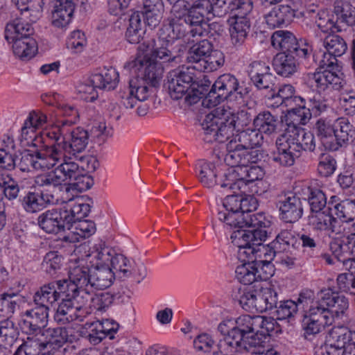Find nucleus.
<instances>
[{"mask_svg":"<svg viewBox=\"0 0 355 355\" xmlns=\"http://www.w3.org/2000/svg\"><path fill=\"white\" fill-rule=\"evenodd\" d=\"M342 74L330 71L308 73L304 75V85L310 89L306 98L295 97L293 107L288 110L289 124L293 126L306 125L312 116H320L329 108L327 101L322 95L339 92L345 85Z\"/></svg>","mask_w":355,"mask_h":355,"instance_id":"obj_1","label":"nucleus"},{"mask_svg":"<svg viewBox=\"0 0 355 355\" xmlns=\"http://www.w3.org/2000/svg\"><path fill=\"white\" fill-rule=\"evenodd\" d=\"M69 277L76 288L89 295L95 290L110 287L115 279L114 271L103 266L92 268L78 266L70 270Z\"/></svg>","mask_w":355,"mask_h":355,"instance_id":"obj_2","label":"nucleus"},{"mask_svg":"<svg viewBox=\"0 0 355 355\" xmlns=\"http://www.w3.org/2000/svg\"><path fill=\"white\" fill-rule=\"evenodd\" d=\"M248 92L239 85L236 77L231 73L220 75L211 86L207 96L202 101V105L211 108L225 100L238 101L243 103V97Z\"/></svg>","mask_w":355,"mask_h":355,"instance_id":"obj_3","label":"nucleus"},{"mask_svg":"<svg viewBox=\"0 0 355 355\" xmlns=\"http://www.w3.org/2000/svg\"><path fill=\"white\" fill-rule=\"evenodd\" d=\"M59 129L58 134L53 139L51 147L55 148L61 154L58 164L62 161L64 155H69L76 159L83 153L88 144L89 133L81 127L73 126L55 127Z\"/></svg>","mask_w":355,"mask_h":355,"instance_id":"obj_4","label":"nucleus"},{"mask_svg":"<svg viewBox=\"0 0 355 355\" xmlns=\"http://www.w3.org/2000/svg\"><path fill=\"white\" fill-rule=\"evenodd\" d=\"M47 122V116L40 111H32L25 120L21 130V139L26 141V144L35 148H43L45 146H51L53 139L59 129L55 127H49L40 132L36 130L42 127Z\"/></svg>","mask_w":355,"mask_h":355,"instance_id":"obj_5","label":"nucleus"},{"mask_svg":"<svg viewBox=\"0 0 355 355\" xmlns=\"http://www.w3.org/2000/svg\"><path fill=\"white\" fill-rule=\"evenodd\" d=\"M268 236V232L258 230L255 232L233 231L231 234L232 242L239 248V259L245 263H256L257 258L261 257L263 252L262 242Z\"/></svg>","mask_w":355,"mask_h":355,"instance_id":"obj_6","label":"nucleus"},{"mask_svg":"<svg viewBox=\"0 0 355 355\" xmlns=\"http://www.w3.org/2000/svg\"><path fill=\"white\" fill-rule=\"evenodd\" d=\"M76 158L69 155H64L62 161L55 170L40 174L35 178V184L37 187H49L60 186L63 182H72L82 173L79 163Z\"/></svg>","mask_w":355,"mask_h":355,"instance_id":"obj_7","label":"nucleus"},{"mask_svg":"<svg viewBox=\"0 0 355 355\" xmlns=\"http://www.w3.org/2000/svg\"><path fill=\"white\" fill-rule=\"evenodd\" d=\"M158 33L157 38L146 40L138 47L144 55H148L155 60L159 58L163 62L175 61L181 56L186 46L183 44H174Z\"/></svg>","mask_w":355,"mask_h":355,"instance_id":"obj_8","label":"nucleus"},{"mask_svg":"<svg viewBox=\"0 0 355 355\" xmlns=\"http://www.w3.org/2000/svg\"><path fill=\"white\" fill-rule=\"evenodd\" d=\"M218 112L216 110L214 113L207 114L202 123L204 131L203 140L205 142L223 143L234 139L236 135L235 128L230 123L226 114L223 113L220 116Z\"/></svg>","mask_w":355,"mask_h":355,"instance_id":"obj_9","label":"nucleus"},{"mask_svg":"<svg viewBox=\"0 0 355 355\" xmlns=\"http://www.w3.org/2000/svg\"><path fill=\"white\" fill-rule=\"evenodd\" d=\"M60 156L59 151L51 146L35 148L32 153L28 151L21 155L19 167L23 172L49 170L58 164Z\"/></svg>","mask_w":355,"mask_h":355,"instance_id":"obj_10","label":"nucleus"},{"mask_svg":"<svg viewBox=\"0 0 355 355\" xmlns=\"http://www.w3.org/2000/svg\"><path fill=\"white\" fill-rule=\"evenodd\" d=\"M76 288L70 279L52 281L40 287L33 295V302L38 306L49 308L60 298L69 296Z\"/></svg>","mask_w":355,"mask_h":355,"instance_id":"obj_11","label":"nucleus"},{"mask_svg":"<svg viewBox=\"0 0 355 355\" xmlns=\"http://www.w3.org/2000/svg\"><path fill=\"white\" fill-rule=\"evenodd\" d=\"M352 345L355 346V331L344 325H335L329 330L327 343L320 350L322 354L344 355Z\"/></svg>","mask_w":355,"mask_h":355,"instance_id":"obj_12","label":"nucleus"},{"mask_svg":"<svg viewBox=\"0 0 355 355\" xmlns=\"http://www.w3.org/2000/svg\"><path fill=\"white\" fill-rule=\"evenodd\" d=\"M167 80L171 97L175 100L181 98L197 82L193 69L184 66L171 71Z\"/></svg>","mask_w":355,"mask_h":355,"instance_id":"obj_13","label":"nucleus"},{"mask_svg":"<svg viewBox=\"0 0 355 355\" xmlns=\"http://www.w3.org/2000/svg\"><path fill=\"white\" fill-rule=\"evenodd\" d=\"M227 150L224 161L230 168L245 167L249 164H258L263 158V154L260 150L239 146L235 141H229Z\"/></svg>","mask_w":355,"mask_h":355,"instance_id":"obj_14","label":"nucleus"},{"mask_svg":"<svg viewBox=\"0 0 355 355\" xmlns=\"http://www.w3.org/2000/svg\"><path fill=\"white\" fill-rule=\"evenodd\" d=\"M308 224L313 229L320 232H327L336 235L341 234L346 230V227L338 225L339 222L334 216L329 206L326 209L310 212Z\"/></svg>","mask_w":355,"mask_h":355,"instance_id":"obj_15","label":"nucleus"},{"mask_svg":"<svg viewBox=\"0 0 355 355\" xmlns=\"http://www.w3.org/2000/svg\"><path fill=\"white\" fill-rule=\"evenodd\" d=\"M132 67L137 68L143 76L142 82L151 87H155L159 83L164 73L162 63L148 55L143 54V56L137 58L132 62Z\"/></svg>","mask_w":355,"mask_h":355,"instance_id":"obj_16","label":"nucleus"},{"mask_svg":"<svg viewBox=\"0 0 355 355\" xmlns=\"http://www.w3.org/2000/svg\"><path fill=\"white\" fill-rule=\"evenodd\" d=\"M119 77V73L115 69L104 68L101 72L94 73L90 76L89 83L91 85H85V88L82 91L89 94L91 101H94L98 97L97 93L94 92L95 88L106 90L114 89L118 84Z\"/></svg>","mask_w":355,"mask_h":355,"instance_id":"obj_17","label":"nucleus"},{"mask_svg":"<svg viewBox=\"0 0 355 355\" xmlns=\"http://www.w3.org/2000/svg\"><path fill=\"white\" fill-rule=\"evenodd\" d=\"M277 206L279 217L285 223H293L299 220L303 215V207L297 187L295 188L294 193H289L279 200Z\"/></svg>","mask_w":355,"mask_h":355,"instance_id":"obj_18","label":"nucleus"},{"mask_svg":"<svg viewBox=\"0 0 355 355\" xmlns=\"http://www.w3.org/2000/svg\"><path fill=\"white\" fill-rule=\"evenodd\" d=\"M49 311V308L38 306L26 311L21 323L22 331L29 335L42 333L48 323Z\"/></svg>","mask_w":355,"mask_h":355,"instance_id":"obj_19","label":"nucleus"},{"mask_svg":"<svg viewBox=\"0 0 355 355\" xmlns=\"http://www.w3.org/2000/svg\"><path fill=\"white\" fill-rule=\"evenodd\" d=\"M62 207L48 209L37 218L39 227L49 234H58L65 228L70 229Z\"/></svg>","mask_w":355,"mask_h":355,"instance_id":"obj_20","label":"nucleus"},{"mask_svg":"<svg viewBox=\"0 0 355 355\" xmlns=\"http://www.w3.org/2000/svg\"><path fill=\"white\" fill-rule=\"evenodd\" d=\"M329 210L337 220H340L343 227H350L355 218V199H341L337 195L330 196L328 200Z\"/></svg>","mask_w":355,"mask_h":355,"instance_id":"obj_21","label":"nucleus"},{"mask_svg":"<svg viewBox=\"0 0 355 355\" xmlns=\"http://www.w3.org/2000/svg\"><path fill=\"white\" fill-rule=\"evenodd\" d=\"M241 196L228 195L223 200V206L225 211H220L218 213V219L225 223V225L232 229L236 225V222H243V214H240L241 211Z\"/></svg>","mask_w":355,"mask_h":355,"instance_id":"obj_22","label":"nucleus"},{"mask_svg":"<svg viewBox=\"0 0 355 355\" xmlns=\"http://www.w3.org/2000/svg\"><path fill=\"white\" fill-rule=\"evenodd\" d=\"M227 23L232 44L240 47L245 43L251 28L250 16L229 17Z\"/></svg>","mask_w":355,"mask_h":355,"instance_id":"obj_23","label":"nucleus"},{"mask_svg":"<svg viewBox=\"0 0 355 355\" xmlns=\"http://www.w3.org/2000/svg\"><path fill=\"white\" fill-rule=\"evenodd\" d=\"M225 169H218L214 164L205 160L198 162L196 166V173L200 182L207 188H212L216 185L220 187V182H223L221 173Z\"/></svg>","mask_w":355,"mask_h":355,"instance_id":"obj_24","label":"nucleus"},{"mask_svg":"<svg viewBox=\"0 0 355 355\" xmlns=\"http://www.w3.org/2000/svg\"><path fill=\"white\" fill-rule=\"evenodd\" d=\"M297 193L305 200H307L310 212L320 211L328 206L326 195L322 189L316 186L308 184L297 187Z\"/></svg>","mask_w":355,"mask_h":355,"instance_id":"obj_25","label":"nucleus"},{"mask_svg":"<svg viewBox=\"0 0 355 355\" xmlns=\"http://www.w3.org/2000/svg\"><path fill=\"white\" fill-rule=\"evenodd\" d=\"M66 203L62 208L71 227L73 223H76L87 216L90 211V206L85 203L83 197L80 196L69 199L66 198Z\"/></svg>","mask_w":355,"mask_h":355,"instance_id":"obj_26","label":"nucleus"},{"mask_svg":"<svg viewBox=\"0 0 355 355\" xmlns=\"http://www.w3.org/2000/svg\"><path fill=\"white\" fill-rule=\"evenodd\" d=\"M336 119L330 116H321L315 122L313 130L315 135L326 150H331L334 148L333 144L335 136Z\"/></svg>","mask_w":355,"mask_h":355,"instance_id":"obj_27","label":"nucleus"},{"mask_svg":"<svg viewBox=\"0 0 355 355\" xmlns=\"http://www.w3.org/2000/svg\"><path fill=\"white\" fill-rule=\"evenodd\" d=\"M75 1H56L52 12V24L58 28H66L71 21L76 8Z\"/></svg>","mask_w":355,"mask_h":355,"instance_id":"obj_28","label":"nucleus"},{"mask_svg":"<svg viewBox=\"0 0 355 355\" xmlns=\"http://www.w3.org/2000/svg\"><path fill=\"white\" fill-rule=\"evenodd\" d=\"M297 16V11L289 5L274 7L264 15L268 27L275 28L289 24Z\"/></svg>","mask_w":355,"mask_h":355,"instance_id":"obj_29","label":"nucleus"},{"mask_svg":"<svg viewBox=\"0 0 355 355\" xmlns=\"http://www.w3.org/2000/svg\"><path fill=\"white\" fill-rule=\"evenodd\" d=\"M72 329L67 327L49 328L46 330L44 342L49 352L57 351L67 343H73L75 336Z\"/></svg>","mask_w":355,"mask_h":355,"instance_id":"obj_30","label":"nucleus"},{"mask_svg":"<svg viewBox=\"0 0 355 355\" xmlns=\"http://www.w3.org/2000/svg\"><path fill=\"white\" fill-rule=\"evenodd\" d=\"M272 66L278 75L289 78L298 71L299 62L293 53L279 52L274 57Z\"/></svg>","mask_w":355,"mask_h":355,"instance_id":"obj_31","label":"nucleus"},{"mask_svg":"<svg viewBox=\"0 0 355 355\" xmlns=\"http://www.w3.org/2000/svg\"><path fill=\"white\" fill-rule=\"evenodd\" d=\"M244 219L242 221H238L232 229L234 231L255 232L258 230L266 231V228L270 227V220L266 216L263 212L251 213L243 214Z\"/></svg>","mask_w":355,"mask_h":355,"instance_id":"obj_32","label":"nucleus"},{"mask_svg":"<svg viewBox=\"0 0 355 355\" xmlns=\"http://www.w3.org/2000/svg\"><path fill=\"white\" fill-rule=\"evenodd\" d=\"M321 300L327 308L333 312L334 320L343 318L349 307V302L345 296L330 290L322 292Z\"/></svg>","mask_w":355,"mask_h":355,"instance_id":"obj_33","label":"nucleus"},{"mask_svg":"<svg viewBox=\"0 0 355 355\" xmlns=\"http://www.w3.org/2000/svg\"><path fill=\"white\" fill-rule=\"evenodd\" d=\"M212 48V44L207 40H202L193 44L187 53V61L191 64L188 67L193 69L194 71H200L202 62H204L205 56L211 51Z\"/></svg>","mask_w":355,"mask_h":355,"instance_id":"obj_34","label":"nucleus"},{"mask_svg":"<svg viewBox=\"0 0 355 355\" xmlns=\"http://www.w3.org/2000/svg\"><path fill=\"white\" fill-rule=\"evenodd\" d=\"M26 19L21 15L6 24L4 34L8 42L15 39H24L33 34L34 29L30 22L26 21Z\"/></svg>","mask_w":355,"mask_h":355,"instance_id":"obj_35","label":"nucleus"},{"mask_svg":"<svg viewBox=\"0 0 355 355\" xmlns=\"http://www.w3.org/2000/svg\"><path fill=\"white\" fill-rule=\"evenodd\" d=\"M334 130L335 136L333 140L334 148L331 151H336L340 148L346 146L355 131L349 120L344 117L336 119Z\"/></svg>","mask_w":355,"mask_h":355,"instance_id":"obj_36","label":"nucleus"},{"mask_svg":"<svg viewBox=\"0 0 355 355\" xmlns=\"http://www.w3.org/2000/svg\"><path fill=\"white\" fill-rule=\"evenodd\" d=\"M223 182H220V187L236 191L245 192V189L249 182L245 178L243 174L237 168H227L221 173Z\"/></svg>","mask_w":355,"mask_h":355,"instance_id":"obj_37","label":"nucleus"},{"mask_svg":"<svg viewBox=\"0 0 355 355\" xmlns=\"http://www.w3.org/2000/svg\"><path fill=\"white\" fill-rule=\"evenodd\" d=\"M333 8L338 28L340 24L355 28V6L352 5L350 1L336 0Z\"/></svg>","mask_w":355,"mask_h":355,"instance_id":"obj_38","label":"nucleus"},{"mask_svg":"<svg viewBox=\"0 0 355 355\" xmlns=\"http://www.w3.org/2000/svg\"><path fill=\"white\" fill-rule=\"evenodd\" d=\"M144 11L139 12L145 23L151 28L157 26L162 19L164 11L162 0H144Z\"/></svg>","mask_w":355,"mask_h":355,"instance_id":"obj_39","label":"nucleus"},{"mask_svg":"<svg viewBox=\"0 0 355 355\" xmlns=\"http://www.w3.org/2000/svg\"><path fill=\"white\" fill-rule=\"evenodd\" d=\"M263 135L259 130L254 129H244L236 132L234 139L230 141H235L239 146L248 149H257L263 142Z\"/></svg>","mask_w":355,"mask_h":355,"instance_id":"obj_40","label":"nucleus"},{"mask_svg":"<svg viewBox=\"0 0 355 355\" xmlns=\"http://www.w3.org/2000/svg\"><path fill=\"white\" fill-rule=\"evenodd\" d=\"M187 25L182 19H172L162 25L159 33L163 35L162 38L166 37L174 44H182L178 40L185 36Z\"/></svg>","mask_w":355,"mask_h":355,"instance_id":"obj_41","label":"nucleus"},{"mask_svg":"<svg viewBox=\"0 0 355 355\" xmlns=\"http://www.w3.org/2000/svg\"><path fill=\"white\" fill-rule=\"evenodd\" d=\"M9 43H12L14 54L21 60L31 59L37 50L36 40L31 37H25L24 39H15Z\"/></svg>","mask_w":355,"mask_h":355,"instance_id":"obj_42","label":"nucleus"},{"mask_svg":"<svg viewBox=\"0 0 355 355\" xmlns=\"http://www.w3.org/2000/svg\"><path fill=\"white\" fill-rule=\"evenodd\" d=\"M279 123L277 115H273L269 111L261 112L253 119L254 128L261 134L271 135L275 132Z\"/></svg>","mask_w":355,"mask_h":355,"instance_id":"obj_43","label":"nucleus"},{"mask_svg":"<svg viewBox=\"0 0 355 355\" xmlns=\"http://www.w3.org/2000/svg\"><path fill=\"white\" fill-rule=\"evenodd\" d=\"M74 287L76 289L73 291L72 295H69V297H73L75 300L71 322L74 320L82 322L88 314L87 305L89 302L90 295L87 294V292H83L75 286Z\"/></svg>","mask_w":355,"mask_h":355,"instance_id":"obj_44","label":"nucleus"},{"mask_svg":"<svg viewBox=\"0 0 355 355\" xmlns=\"http://www.w3.org/2000/svg\"><path fill=\"white\" fill-rule=\"evenodd\" d=\"M305 314L311 317L314 320L318 321L325 327L331 325L334 320V315L325 304L322 302L320 299L313 304H312Z\"/></svg>","mask_w":355,"mask_h":355,"instance_id":"obj_45","label":"nucleus"},{"mask_svg":"<svg viewBox=\"0 0 355 355\" xmlns=\"http://www.w3.org/2000/svg\"><path fill=\"white\" fill-rule=\"evenodd\" d=\"M44 3L43 0L20 1L19 5H15L20 12V15L28 19L30 22H35L41 16Z\"/></svg>","mask_w":355,"mask_h":355,"instance_id":"obj_46","label":"nucleus"},{"mask_svg":"<svg viewBox=\"0 0 355 355\" xmlns=\"http://www.w3.org/2000/svg\"><path fill=\"white\" fill-rule=\"evenodd\" d=\"M272 44L275 48H279L282 52L293 53L298 43L295 35L290 31H277L272 35Z\"/></svg>","mask_w":355,"mask_h":355,"instance_id":"obj_47","label":"nucleus"},{"mask_svg":"<svg viewBox=\"0 0 355 355\" xmlns=\"http://www.w3.org/2000/svg\"><path fill=\"white\" fill-rule=\"evenodd\" d=\"M295 87L289 84L283 85L278 88L277 85L270 94L268 96L269 99H276L275 103L279 105L284 104L286 106H292L294 103L295 97H301L295 95Z\"/></svg>","mask_w":355,"mask_h":355,"instance_id":"obj_48","label":"nucleus"},{"mask_svg":"<svg viewBox=\"0 0 355 355\" xmlns=\"http://www.w3.org/2000/svg\"><path fill=\"white\" fill-rule=\"evenodd\" d=\"M276 146H280L288 153L293 155L295 158L302 155V150L296 140L295 135L293 133L291 127L286 132L277 137Z\"/></svg>","mask_w":355,"mask_h":355,"instance_id":"obj_49","label":"nucleus"},{"mask_svg":"<svg viewBox=\"0 0 355 355\" xmlns=\"http://www.w3.org/2000/svg\"><path fill=\"white\" fill-rule=\"evenodd\" d=\"M141 16L139 12L132 14L129 19V26L125 32L127 40L132 44H139L143 40L145 31L142 29Z\"/></svg>","mask_w":355,"mask_h":355,"instance_id":"obj_50","label":"nucleus"},{"mask_svg":"<svg viewBox=\"0 0 355 355\" xmlns=\"http://www.w3.org/2000/svg\"><path fill=\"white\" fill-rule=\"evenodd\" d=\"M21 204L28 213H36L42 210L46 205L42 193L28 191L21 199Z\"/></svg>","mask_w":355,"mask_h":355,"instance_id":"obj_51","label":"nucleus"},{"mask_svg":"<svg viewBox=\"0 0 355 355\" xmlns=\"http://www.w3.org/2000/svg\"><path fill=\"white\" fill-rule=\"evenodd\" d=\"M257 272L256 263L251 262L238 266L235 270L236 278L244 285H250L258 281L260 275H258Z\"/></svg>","mask_w":355,"mask_h":355,"instance_id":"obj_52","label":"nucleus"},{"mask_svg":"<svg viewBox=\"0 0 355 355\" xmlns=\"http://www.w3.org/2000/svg\"><path fill=\"white\" fill-rule=\"evenodd\" d=\"M75 300L69 296H64L58 304L54 315V320L60 324H65L71 322Z\"/></svg>","mask_w":355,"mask_h":355,"instance_id":"obj_53","label":"nucleus"},{"mask_svg":"<svg viewBox=\"0 0 355 355\" xmlns=\"http://www.w3.org/2000/svg\"><path fill=\"white\" fill-rule=\"evenodd\" d=\"M254 332V334L246 336L244 340V345L246 347L245 352L259 351L262 349L264 350L271 344V338L269 335L262 333L259 329Z\"/></svg>","mask_w":355,"mask_h":355,"instance_id":"obj_54","label":"nucleus"},{"mask_svg":"<svg viewBox=\"0 0 355 355\" xmlns=\"http://www.w3.org/2000/svg\"><path fill=\"white\" fill-rule=\"evenodd\" d=\"M18 331L10 320H0V345L4 347L12 346L17 338Z\"/></svg>","mask_w":355,"mask_h":355,"instance_id":"obj_55","label":"nucleus"},{"mask_svg":"<svg viewBox=\"0 0 355 355\" xmlns=\"http://www.w3.org/2000/svg\"><path fill=\"white\" fill-rule=\"evenodd\" d=\"M293 55L297 57L306 68L311 67L315 62L312 46L306 41H300L293 49Z\"/></svg>","mask_w":355,"mask_h":355,"instance_id":"obj_56","label":"nucleus"},{"mask_svg":"<svg viewBox=\"0 0 355 355\" xmlns=\"http://www.w3.org/2000/svg\"><path fill=\"white\" fill-rule=\"evenodd\" d=\"M324 46L329 53L340 57L347 50V44L345 39L336 34H330L325 37Z\"/></svg>","mask_w":355,"mask_h":355,"instance_id":"obj_57","label":"nucleus"},{"mask_svg":"<svg viewBox=\"0 0 355 355\" xmlns=\"http://www.w3.org/2000/svg\"><path fill=\"white\" fill-rule=\"evenodd\" d=\"M261 322L259 315H243L237 318L234 327L243 334L249 336L250 334L258 331Z\"/></svg>","mask_w":355,"mask_h":355,"instance_id":"obj_58","label":"nucleus"},{"mask_svg":"<svg viewBox=\"0 0 355 355\" xmlns=\"http://www.w3.org/2000/svg\"><path fill=\"white\" fill-rule=\"evenodd\" d=\"M291 128L302 152H313L315 150L316 144L313 134L295 125Z\"/></svg>","mask_w":355,"mask_h":355,"instance_id":"obj_59","label":"nucleus"},{"mask_svg":"<svg viewBox=\"0 0 355 355\" xmlns=\"http://www.w3.org/2000/svg\"><path fill=\"white\" fill-rule=\"evenodd\" d=\"M202 62L200 72H212L223 66L225 63L224 53L219 50H213L207 53Z\"/></svg>","mask_w":355,"mask_h":355,"instance_id":"obj_60","label":"nucleus"},{"mask_svg":"<svg viewBox=\"0 0 355 355\" xmlns=\"http://www.w3.org/2000/svg\"><path fill=\"white\" fill-rule=\"evenodd\" d=\"M205 83L199 84L196 83V85L192 86L189 91L184 94L185 101L189 105H193L198 103L201 98L202 100L207 96V93L209 90L211 82L208 80H204Z\"/></svg>","mask_w":355,"mask_h":355,"instance_id":"obj_61","label":"nucleus"},{"mask_svg":"<svg viewBox=\"0 0 355 355\" xmlns=\"http://www.w3.org/2000/svg\"><path fill=\"white\" fill-rule=\"evenodd\" d=\"M44 342H42L38 339H33L28 338L27 340L25 341L19 347L21 349L22 352L26 355H53L51 354L46 347Z\"/></svg>","mask_w":355,"mask_h":355,"instance_id":"obj_62","label":"nucleus"},{"mask_svg":"<svg viewBox=\"0 0 355 355\" xmlns=\"http://www.w3.org/2000/svg\"><path fill=\"white\" fill-rule=\"evenodd\" d=\"M246 335L243 334L233 327L230 333L224 338V344L231 349H234L235 352L243 353L246 347L244 345V340H245Z\"/></svg>","mask_w":355,"mask_h":355,"instance_id":"obj_63","label":"nucleus"},{"mask_svg":"<svg viewBox=\"0 0 355 355\" xmlns=\"http://www.w3.org/2000/svg\"><path fill=\"white\" fill-rule=\"evenodd\" d=\"M17 295L14 293H4L0 295V320H9L17 306L13 300Z\"/></svg>","mask_w":355,"mask_h":355,"instance_id":"obj_64","label":"nucleus"}]
</instances>
